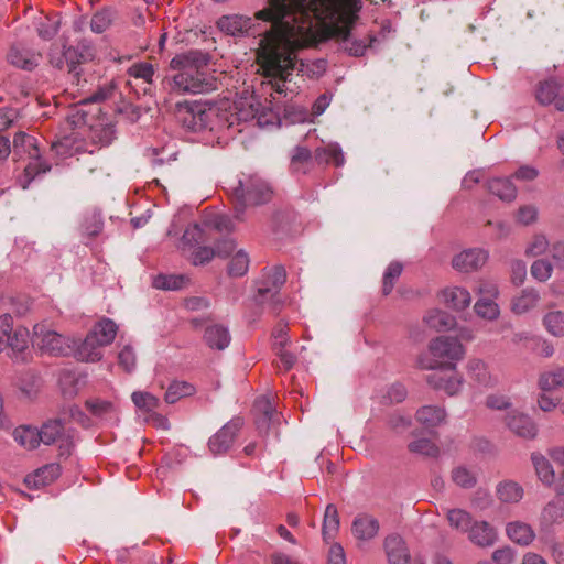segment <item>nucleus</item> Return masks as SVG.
I'll list each match as a JSON object with an SVG mask.
<instances>
[{
	"label": "nucleus",
	"mask_w": 564,
	"mask_h": 564,
	"mask_svg": "<svg viewBox=\"0 0 564 564\" xmlns=\"http://www.w3.org/2000/svg\"><path fill=\"white\" fill-rule=\"evenodd\" d=\"M258 20L270 21L271 29L259 42L256 61L275 93L284 91L285 83L293 70L307 74V65L297 59V51L315 46L336 37L352 56H362L376 41L373 34L355 39L351 30L355 23L316 18L304 3H290L288 0H269V7L254 14Z\"/></svg>",
	"instance_id": "1"
},
{
	"label": "nucleus",
	"mask_w": 564,
	"mask_h": 564,
	"mask_svg": "<svg viewBox=\"0 0 564 564\" xmlns=\"http://www.w3.org/2000/svg\"><path fill=\"white\" fill-rule=\"evenodd\" d=\"M207 59L198 52L180 54L171 59L172 89L178 94H207L217 89V79L206 70Z\"/></svg>",
	"instance_id": "2"
},
{
	"label": "nucleus",
	"mask_w": 564,
	"mask_h": 564,
	"mask_svg": "<svg viewBox=\"0 0 564 564\" xmlns=\"http://www.w3.org/2000/svg\"><path fill=\"white\" fill-rule=\"evenodd\" d=\"M464 354L465 349L457 338L440 336L430 343L429 352L422 355L417 362L422 369L454 370Z\"/></svg>",
	"instance_id": "3"
},
{
	"label": "nucleus",
	"mask_w": 564,
	"mask_h": 564,
	"mask_svg": "<svg viewBox=\"0 0 564 564\" xmlns=\"http://www.w3.org/2000/svg\"><path fill=\"white\" fill-rule=\"evenodd\" d=\"M229 193L237 219H241V214L248 206L264 204L272 195L270 186L258 175H243V178L230 185Z\"/></svg>",
	"instance_id": "4"
},
{
	"label": "nucleus",
	"mask_w": 564,
	"mask_h": 564,
	"mask_svg": "<svg viewBox=\"0 0 564 564\" xmlns=\"http://www.w3.org/2000/svg\"><path fill=\"white\" fill-rule=\"evenodd\" d=\"M290 3H304L316 18L356 23L361 9V0H288ZM376 2V0H369Z\"/></svg>",
	"instance_id": "5"
},
{
	"label": "nucleus",
	"mask_w": 564,
	"mask_h": 564,
	"mask_svg": "<svg viewBox=\"0 0 564 564\" xmlns=\"http://www.w3.org/2000/svg\"><path fill=\"white\" fill-rule=\"evenodd\" d=\"M13 150L15 153L28 155L29 162L24 166L23 173L17 178L23 189H26L36 176L51 170V165L42 159L34 137L24 132L17 133L13 139Z\"/></svg>",
	"instance_id": "6"
},
{
	"label": "nucleus",
	"mask_w": 564,
	"mask_h": 564,
	"mask_svg": "<svg viewBox=\"0 0 564 564\" xmlns=\"http://www.w3.org/2000/svg\"><path fill=\"white\" fill-rule=\"evenodd\" d=\"M100 112L98 105L83 102L70 110L68 121L75 129L80 130V134H88L94 143L107 144L112 131L105 128L101 122H94V116Z\"/></svg>",
	"instance_id": "7"
},
{
	"label": "nucleus",
	"mask_w": 564,
	"mask_h": 564,
	"mask_svg": "<svg viewBox=\"0 0 564 564\" xmlns=\"http://www.w3.org/2000/svg\"><path fill=\"white\" fill-rule=\"evenodd\" d=\"M286 281L285 269L281 265L264 268L262 270L261 279L257 283L256 300L263 303L267 299L271 300L272 311L278 313L280 311L281 295L280 290Z\"/></svg>",
	"instance_id": "8"
},
{
	"label": "nucleus",
	"mask_w": 564,
	"mask_h": 564,
	"mask_svg": "<svg viewBox=\"0 0 564 564\" xmlns=\"http://www.w3.org/2000/svg\"><path fill=\"white\" fill-rule=\"evenodd\" d=\"M34 344L43 351L53 356H65L73 351L76 341L65 337L47 327L46 324H36L33 327Z\"/></svg>",
	"instance_id": "9"
},
{
	"label": "nucleus",
	"mask_w": 564,
	"mask_h": 564,
	"mask_svg": "<svg viewBox=\"0 0 564 564\" xmlns=\"http://www.w3.org/2000/svg\"><path fill=\"white\" fill-rule=\"evenodd\" d=\"M240 419H235L225 424L215 435L209 438L208 446L213 454L226 453L235 443L236 436L241 429Z\"/></svg>",
	"instance_id": "10"
},
{
	"label": "nucleus",
	"mask_w": 564,
	"mask_h": 564,
	"mask_svg": "<svg viewBox=\"0 0 564 564\" xmlns=\"http://www.w3.org/2000/svg\"><path fill=\"white\" fill-rule=\"evenodd\" d=\"M563 87L564 82L560 79L552 78L540 82L535 87V99L540 105L546 106L554 104L557 110L564 111V95L558 96Z\"/></svg>",
	"instance_id": "11"
},
{
	"label": "nucleus",
	"mask_w": 564,
	"mask_h": 564,
	"mask_svg": "<svg viewBox=\"0 0 564 564\" xmlns=\"http://www.w3.org/2000/svg\"><path fill=\"white\" fill-rule=\"evenodd\" d=\"M216 24L226 35L246 36L253 25V19L241 14H228L220 17Z\"/></svg>",
	"instance_id": "12"
},
{
	"label": "nucleus",
	"mask_w": 564,
	"mask_h": 564,
	"mask_svg": "<svg viewBox=\"0 0 564 564\" xmlns=\"http://www.w3.org/2000/svg\"><path fill=\"white\" fill-rule=\"evenodd\" d=\"M488 260V253L482 249H468L453 258V268L460 272H471L480 269Z\"/></svg>",
	"instance_id": "13"
},
{
	"label": "nucleus",
	"mask_w": 564,
	"mask_h": 564,
	"mask_svg": "<svg viewBox=\"0 0 564 564\" xmlns=\"http://www.w3.org/2000/svg\"><path fill=\"white\" fill-rule=\"evenodd\" d=\"M448 371L449 375L444 373L443 370L432 373L427 377V381L434 389L443 390L448 395H454L460 390L462 379L455 369Z\"/></svg>",
	"instance_id": "14"
},
{
	"label": "nucleus",
	"mask_w": 564,
	"mask_h": 564,
	"mask_svg": "<svg viewBox=\"0 0 564 564\" xmlns=\"http://www.w3.org/2000/svg\"><path fill=\"white\" fill-rule=\"evenodd\" d=\"M441 301L449 308L463 311L470 305L471 296L468 290L460 286H449L440 293Z\"/></svg>",
	"instance_id": "15"
},
{
	"label": "nucleus",
	"mask_w": 564,
	"mask_h": 564,
	"mask_svg": "<svg viewBox=\"0 0 564 564\" xmlns=\"http://www.w3.org/2000/svg\"><path fill=\"white\" fill-rule=\"evenodd\" d=\"M469 540L481 547L491 546L497 541V532L486 521H476L468 530Z\"/></svg>",
	"instance_id": "16"
},
{
	"label": "nucleus",
	"mask_w": 564,
	"mask_h": 564,
	"mask_svg": "<svg viewBox=\"0 0 564 564\" xmlns=\"http://www.w3.org/2000/svg\"><path fill=\"white\" fill-rule=\"evenodd\" d=\"M384 547L390 564H409L410 554L401 536H388L384 542Z\"/></svg>",
	"instance_id": "17"
},
{
	"label": "nucleus",
	"mask_w": 564,
	"mask_h": 564,
	"mask_svg": "<svg viewBox=\"0 0 564 564\" xmlns=\"http://www.w3.org/2000/svg\"><path fill=\"white\" fill-rule=\"evenodd\" d=\"M72 352H74L77 360L85 362H95L102 358V347L97 345V341L89 333L78 346L75 345Z\"/></svg>",
	"instance_id": "18"
},
{
	"label": "nucleus",
	"mask_w": 564,
	"mask_h": 564,
	"mask_svg": "<svg viewBox=\"0 0 564 564\" xmlns=\"http://www.w3.org/2000/svg\"><path fill=\"white\" fill-rule=\"evenodd\" d=\"M117 332L118 326L112 319L102 318L94 325L89 332V335L94 337V339L97 341V345L104 348L115 340Z\"/></svg>",
	"instance_id": "19"
},
{
	"label": "nucleus",
	"mask_w": 564,
	"mask_h": 564,
	"mask_svg": "<svg viewBox=\"0 0 564 564\" xmlns=\"http://www.w3.org/2000/svg\"><path fill=\"white\" fill-rule=\"evenodd\" d=\"M507 425L521 437L533 438L536 435V426L528 415L513 412L508 415Z\"/></svg>",
	"instance_id": "20"
},
{
	"label": "nucleus",
	"mask_w": 564,
	"mask_h": 564,
	"mask_svg": "<svg viewBox=\"0 0 564 564\" xmlns=\"http://www.w3.org/2000/svg\"><path fill=\"white\" fill-rule=\"evenodd\" d=\"M378 521L368 514L358 516L351 528L354 536L358 540H370L378 533Z\"/></svg>",
	"instance_id": "21"
},
{
	"label": "nucleus",
	"mask_w": 564,
	"mask_h": 564,
	"mask_svg": "<svg viewBox=\"0 0 564 564\" xmlns=\"http://www.w3.org/2000/svg\"><path fill=\"white\" fill-rule=\"evenodd\" d=\"M506 533L513 543L523 546L529 545L535 538V533L531 525L521 521L508 523Z\"/></svg>",
	"instance_id": "22"
},
{
	"label": "nucleus",
	"mask_w": 564,
	"mask_h": 564,
	"mask_svg": "<svg viewBox=\"0 0 564 564\" xmlns=\"http://www.w3.org/2000/svg\"><path fill=\"white\" fill-rule=\"evenodd\" d=\"M316 162L315 155L305 147H296L293 151L290 162V169L293 173H308Z\"/></svg>",
	"instance_id": "23"
},
{
	"label": "nucleus",
	"mask_w": 564,
	"mask_h": 564,
	"mask_svg": "<svg viewBox=\"0 0 564 564\" xmlns=\"http://www.w3.org/2000/svg\"><path fill=\"white\" fill-rule=\"evenodd\" d=\"M204 340L213 349H225L230 343L228 329L221 325L215 324L206 327Z\"/></svg>",
	"instance_id": "24"
},
{
	"label": "nucleus",
	"mask_w": 564,
	"mask_h": 564,
	"mask_svg": "<svg viewBox=\"0 0 564 564\" xmlns=\"http://www.w3.org/2000/svg\"><path fill=\"white\" fill-rule=\"evenodd\" d=\"M195 393L196 388L193 383L183 380H174L169 384L164 394V400L166 403L174 404L184 398L194 395Z\"/></svg>",
	"instance_id": "25"
},
{
	"label": "nucleus",
	"mask_w": 564,
	"mask_h": 564,
	"mask_svg": "<svg viewBox=\"0 0 564 564\" xmlns=\"http://www.w3.org/2000/svg\"><path fill=\"white\" fill-rule=\"evenodd\" d=\"M490 193L502 200H513L517 196V188L508 177H492L487 182Z\"/></svg>",
	"instance_id": "26"
},
{
	"label": "nucleus",
	"mask_w": 564,
	"mask_h": 564,
	"mask_svg": "<svg viewBox=\"0 0 564 564\" xmlns=\"http://www.w3.org/2000/svg\"><path fill=\"white\" fill-rule=\"evenodd\" d=\"M189 283L185 274H158L152 280V286L158 290L176 291Z\"/></svg>",
	"instance_id": "27"
},
{
	"label": "nucleus",
	"mask_w": 564,
	"mask_h": 564,
	"mask_svg": "<svg viewBox=\"0 0 564 564\" xmlns=\"http://www.w3.org/2000/svg\"><path fill=\"white\" fill-rule=\"evenodd\" d=\"M531 460L539 479L544 485L552 486L555 481V473L547 458L540 453H533L531 455Z\"/></svg>",
	"instance_id": "28"
},
{
	"label": "nucleus",
	"mask_w": 564,
	"mask_h": 564,
	"mask_svg": "<svg viewBox=\"0 0 564 564\" xmlns=\"http://www.w3.org/2000/svg\"><path fill=\"white\" fill-rule=\"evenodd\" d=\"M540 300L539 292L534 289H525L519 295L514 296L511 303L512 312L524 314L533 308Z\"/></svg>",
	"instance_id": "29"
},
{
	"label": "nucleus",
	"mask_w": 564,
	"mask_h": 564,
	"mask_svg": "<svg viewBox=\"0 0 564 564\" xmlns=\"http://www.w3.org/2000/svg\"><path fill=\"white\" fill-rule=\"evenodd\" d=\"M445 411L438 406L425 405L417 410L416 420L427 429L435 427L444 422Z\"/></svg>",
	"instance_id": "30"
},
{
	"label": "nucleus",
	"mask_w": 564,
	"mask_h": 564,
	"mask_svg": "<svg viewBox=\"0 0 564 564\" xmlns=\"http://www.w3.org/2000/svg\"><path fill=\"white\" fill-rule=\"evenodd\" d=\"M8 61L10 64L23 69H32L37 65V58L33 53L17 45L10 48Z\"/></svg>",
	"instance_id": "31"
},
{
	"label": "nucleus",
	"mask_w": 564,
	"mask_h": 564,
	"mask_svg": "<svg viewBox=\"0 0 564 564\" xmlns=\"http://www.w3.org/2000/svg\"><path fill=\"white\" fill-rule=\"evenodd\" d=\"M250 265V257L243 249H238L227 264V273L232 278H241L247 274Z\"/></svg>",
	"instance_id": "32"
},
{
	"label": "nucleus",
	"mask_w": 564,
	"mask_h": 564,
	"mask_svg": "<svg viewBox=\"0 0 564 564\" xmlns=\"http://www.w3.org/2000/svg\"><path fill=\"white\" fill-rule=\"evenodd\" d=\"M339 516L336 506L328 505L325 509L322 534L325 542L334 540L339 530Z\"/></svg>",
	"instance_id": "33"
},
{
	"label": "nucleus",
	"mask_w": 564,
	"mask_h": 564,
	"mask_svg": "<svg viewBox=\"0 0 564 564\" xmlns=\"http://www.w3.org/2000/svg\"><path fill=\"white\" fill-rule=\"evenodd\" d=\"M543 325L551 335L564 337V311L549 310L543 316Z\"/></svg>",
	"instance_id": "34"
},
{
	"label": "nucleus",
	"mask_w": 564,
	"mask_h": 564,
	"mask_svg": "<svg viewBox=\"0 0 564 564\" xmlns=\"http://www.w3.org/2000/svg\"><path fill=\"white\" fill-rule=\"evenodd\" d=\"M14 440L26 449H34L41 443L40 431L31 426H19L13 433Z\"/></svg>",
	"instance_id": "35"
},
{
	"label": "nucleus",
	"mask_w": 564,
	"mask_h": 564,
	"mask_svg": "<svg viewBox=\"0 0 564 564\" xmlns=\"http://www.w3.org/2000/svg\"><path fill=\"white\" fill-rule=\"evenodd\" d=\"M248 107V110L243 108L239 109V118L241 120L247 121L249 119H256L259 126H264L272 122L274 119L271 110L269 112H265L264 110L260 111V104L258 102L250 101Z\"/></svg>",
	"instance_id": "36"
},
{
	"label": "nucleus",
	"mask_w": 564,
	"mask_h": 564,
	"mask_svg": "<svg viewBox=\"0 0 564 564\" xmlns=\"http://www.w3.org/2000/svg\"><path fill=\"white\" fill-rule=\"evenodd\" d=\"M497 496L502 502L516 503L522 499L523 489L514 481H503L497 487Z\"/></svg>",
	"instance_id": "37"
},
{
	"label": "nucleus",
	"mask_w": 564,
	"mask_h": 564,
	"mask_svg": "<svg viewBox=\"0 0 564 564\" xmlns=\"http://www.w3.org/2000/svg\"><path fill=\"white\" fill-rule=\"evenodd\" d=\"M539 387L544 392L564 388V368L543 372L539 379Z\"/></svg>",
	"instance_id": "38"
},
{
	"label": "nucleus",
	"mask_w": 564,
	"mask_h": 564,
	"mask_svg": "<svg viewBox=\"0 0 564 564\" xmlns=\"http://www.w3.org/2000/svg\"><path fill=\"white\" fill-rule=\"evenodd\" d=\"M425 324L437 330H446L454 325V318L446 312L433 310L424 317Z\"/></svg>",
	"instance_id": "39"
},
{
	"label": "nucleus",
	"mask_w": 564,
	"mask_h": 564,
	"mask_svg": "<svg viewBox=\"0 0 564 564\" xmlns=\"http://www.w3.org/2000/svg\"><path fill=\"white\" fill-rule=\"evenodd\" d=\"M468 371L470 377L477 382L479 387L492 386L495 379L489 373L487 366L481 360H471L468 364Z\"/></svg>",
	"instance_id": "40"
},
{
	"label": "nucleus",
	"mask_w": 564,
	"mask_h": 564,
	"mask_svg": "<svg viewBox=\"0 0 564 564\" xmlns=\"http://www.w3.org/2000/svg\"><path fill=\"white\" fill-rule=\"evenodd\" d=\"M315 160L317 163H333L339 166L344 163V154L337 145L330 144L325 148L316 149Z\"/></svg>",
	"instance_id": "41"
},
{
	"label": "nucleus",
	"mask_w": 564,
	"mask_h": 564,
	"mask_svg": "<svg viewBox=\"0 0 564 564\" xmlns=\"http://www.w3.org/2000/svg\"><path fill=\"white\" fill-rule=\"evenodd\" d=\"M30 333L26 327L18 326L14 328L11 335L4 339V344L9 346L13 351L22 352L29 346Z\"/></svg>",
	"instance_id": "42"
},
{
	"label": "nucleus",
	"mask_w": 564,
	"mask_h": 564,
	"mask_svg": "<svg viewBox=\"0 0 564 564\" xmlns=\"http://www.w3.org/2000/svg\"><path fill=\"white\" fill-rule=\"evenodd\" d=\"M64 427L58 420H52L44 423L40 430L41 443L51 445L55 443L63 435Z\"/></svg>",
	"instance_id": "43"
},
{
	"label": "nucleus",
	"mask_w": 564,
	"mask_h": 564,
	"mask_svg": "<svg viewBox=\"0 0 564 564\" xmlns=\"http://www.w3.org/2000/svg\"><path fill=\"white\" fill-rule=\"evenodd\" d=\"M474 308L479 317L488 321L496 319L500 314L499 306L492 299L479 297L475 303Z\"/></svg>",
	"instance_id": "44"
},
{
	"label": "nucleus",
	"mask_w": 564,
	"mask_h": 564,
	"mask_svg": "<svg viewBox=\"0 0 564 564\" xmlns=\"http://www.w3.org/2000/svg\"><path fill=\"white\" fill-rule=\"evenodd\" d=\"M447 520L452 528L462 532H468L473 525L471 516L462 509H451L447 512Z\"/></svg>",
	"instance_id": "45"
},
{
	"label": "nucleus",
	"mask_w": 564,
	"mask_h": 564,
	"mask_svg": "<svg viewBox=\"0 0 564 564\" xmlns=\"http://www.w3.org/2000/svg\"><path fill=\"white\" fill-rule=\"evenodd\" d=\"M58 475V466L46 465L36 470L33 476L26 478V482L33 481L35 486H45L52 482Z\"/></svg>",
	"instance_id": "46"
},
{
	"label": "nucleus",
	"mask_w": 564,
	"mask_h": 564,
	"mask_svg": "<svg viewBox=\"0 0 564 564\" xmlns=\"http://www.w3.org/2000/svg\"><path fill=\"white\" fill-rule=\"evenodd\" d=\"M131 399L134 405L144 412H152L158 409L160 404L159 398L143 391L133 392Z\"/></svg>",
	"instance_id": "47"
},
{
	"label": "nucleus",
	"mask_w": 564,
	"mask_h": 564,
	"mask_svg": "<svg viewBox=\"0 0 564 564\" xmlns=\"http://www.w3.org/2000/svg\"><path fill=\"white\" fill-rule=\"evenodd\" d=\"M542 518L547 523L564 520V500L556 499L549 502L543 509Z\"/></svg>",
	"instance_id": "48"
},
{
	"label": "nucleus",
	"mask_w": 564,
	"mask_h": 564,
	"mask_svg": "<svg viewBox=\"0 0 564 564\" xmlns=\"http://www.w3.org/2000/svg\"><path fill=\"white\" fill-rule=\"evenodd\" d=\"M403 270V265L400 262H391L384 274H383V285H382V292L384 295H388L391 293L395 281L399 279Z\"/></svg>",
	"instance_id": "49"
},
{
	"label": "nucleus",
	"mask_w": 564,
	"mask_h": 564,
	"mask_svg": "<svg viewBox=\"0 0 564 564\" xmlns=\"http://www.w3.org/2000/svg\"><path fill=\"white\" fill-rule=\"evenodd\" d=\"M205 240V232L198 224L189 225L181 239L183 247H194Z\"/></svg>",
	"instance_id": "50"
},
{
	"label": "nucleus",
	"mask_w": 564,
	"mask_h": 564,
	"mask_svg": "<svg viewBox=\"0 0 564 564\" xmlns=\"http://www.w3.org/2000/svg\"><path fill=\"white\" fill-rule=\"evenodd\" d=\"M112 22V12L110 9H104L96 12L90 21V29L95 33L105 32Z\"/></svg>",
	"instance_id": "51"
},
{
	"label": "nucleus",
	"mask_w": 564,
	"mask_h": 564,
	"mask_svg": "<svg viewBox=\"0 0 564 564\" xmlns=\"http://www.w3.org/2000/svg\"><path fill=\"white\" fill-rule=\"evenodd\" d=\"M549 240L543 235H534L531 240L528 242L524 254L527 257H538L542 256L549 249Z\"/></svg>",
	"instance_id": "52"
},
{
	"label": "nucleus",
	"mask_w": 564,
	"mask_h": 564,
	"mask_svg": "<svg viewBox=\"0 0 564 564\" xmlns=\"http://www.w3.org/2000/svg\"><path fill=\"white\" fill-rule=\"evenodd\" d=\"M453 481L464 488H471L476 484V476L473 470L458 466L452 471Z\"/></svg>",
	"instance_id": "53"
},
{
	"label": "nucleus",
	"mask_w": 564,
	"mask_h": 564,
	"mask_svg": "<svg viewBox=\"0 0 564 564\" xmlns=\"http://www.w3.org/2000/svg\"><path fill=\"white\" fill-rule=\"evenodd\" d=\"M552 272L553 265L546 259L535 260L531 265V275L540 282L547 281L551 278Z\"/></svg>",
	"instance_id": "54"
},
{
	"label": "nucleus",
	"mask_w": 564,
	"mask_h": 564,
	"mask_svg": "<svg viewBox=\"0 0 564 564\" xmlns=\"http://www.w3.org/2000/svg\"><path fill=\"white\" fill-rule=\"evenodd\" d=\"M128 74L131 77L140 78L147 84H151L154 75V68L150 63H137L129 68Z\"/></svg>",
	"instance_id": "55"
},
{
	"label": "nucleus",
	"mask_w": 564,
	"mask_h": 564,
	"mask_svg": "<svg viewBox=\"0 0 564 564\" xmlns=\"http://www.w3.org/2000/svg\"><path fill=\"white\" fill-rule=\"evenodd\" d=\"M409 449L412 453L423 454L426 456H436L438 447L430 440L421 438L413 441L409 444Z\"/></svg>",
	"instance_id": "56"
},
{
	"label": "nucleus",
	"mask_w": 564,
	"mask_h": 564,
	"mask_svg": "<svg viewBox=\"0 0 564 564\" xmlns=\"http://www.w3.org/2000/svg\"><path fill=\"white\" fill-rule=\"evenodd\" d=\"M118 362L126 372H131L135 368L137 357L131 346L126 345L121 348L118 354Z\"/></svg>",
	"instance_id": "57"
},
{
	"label": "nucleus",
	"mask_w": 564,
	"mask_h": 564,
	"mask_svg": "<svg viewBox=\"0 0 564 564\" xmlns=\"http://www.w3.org/2000/svg\"><path fill=\"white\" fill-rule=\"evenodd\" d=\"M86 408L91 414L97 416L106 415L113 411V403L101 399H90L86 401Z\"/></svg>",
	"instance_id": "58"
},
{
	"label": "nucleus",
	"mask_w": 564,
	"mask_h": 564,
	"mask_svg": "<svg viewBox=\"0 0 564 564\" xmlns=\"http://www.w3.org/2000/svg\"><path fill=\"white\" fill-rule=\"evenodd\" d=\"M278 357L276 366L279 369L284 371L290 370L296 360V357L286 349V346H280L273 348Z\"/></svg>",
	"instance_id": "59"
},
{
	"label": "nucleus",
	"mask_w": 564,
	"mask_h": 564,
	"mask_svg": "<svg viewBox=\"0 0 564 564\" xmlns=\"http://www.w3.org/2000/svg\"><path fill=\"white\" fill-rule=\"evenodd\" d=\"M216 257L215 249L210 247H198L192 253V263L194 265H202L210 262Z\"/></svg>",
	"instance_id": "60"
},
{
	"label": "nucleus",
	"mask_w": 564,
	"mask_h": 564,
	"mask_svg": "<svg viewBox=\"0 0 564 564\" xmlns=\"http://www.w3.org/2000/svg\"><path fill=\"white\" fill-rule=\"evenodd\" d=\"M289 325L285 322H279L273 330H272V338H273V348L280 347V346H286L289 344Z\"/></svg>",
	"instance_id": "61"
},
{
	"label": "nucleus",
	"mask_w": 564,
	"mask_h": 564,
	"mask_svg": "<svg viewBox=\"0 0 564 564\" xmlns=\"http://www.w3.org/2000/svg\"><path fill=\"white\" fill-rule=\"evenodd\" d=\"M538 218V210L533 206H522L518 209L516 214L517 223L528 226L533 224Z\"/></svg>",
	"instance_id": "62"
},
{
	"label": "nucleus",
	"mask_w": 564,
	"mask_h": 564,
	"mask_svg": "<svg viewBox=\"0 0 564 564\" xmlns=\"http://www.w3.org/2000/svg\"><path fill=\"white\" fill-rule=\"evenodd\" d=\"M208 226L219 232H231L235 229V225L231 218L227 215H216L209 223Z\"/></svg>",
	"instance_id": "63"
},
{
	"label": "nucleus",
	"mask_w": 564,
	"mask_h": 564,
	"mask_svg": "<svg viewBox=\"0 0 564 564\" xmlns=\"http://www.w3.org/2000/svg\"><path fill=\"white\" fill-rule=\"evenodd\" d=\"M491 558L496 564H512L516 552L510 546H502L494 551Z\"/></svg>",
	"instance_id": "64"
}]
</instances>
